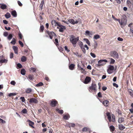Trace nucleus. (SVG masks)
<instances>
[{"instance_id": "nucleus-40", "label": "nucleus", "mask_w": 133, "mask_h": 133, "mask_svg": "<svg viewBox=\"0 0 133 133\" xmlns=\"http://www.w3.org/2000/svg\"><path fill=\"white\" fill-rule=\"evenodd\" d=\"M43 85V84L41 82L37 84L36 86L37 87H40L42 86Z\"/></svg>"}, {"instance_id": "nucleus-30", "label": "nucleus", "mask_w": 133, "mask_h": 133, "mask_svg": "<svg viewBox=\"0 0 133 133\" xmlns=\"http://www.w3.org/2000/svg\"><path fill=\"white\" fill-rule=\"evenodd\" d=\"M84 34L86 36H89L90 35H91V34L90 33V32L89 31L87 30L85 31Z\"/></svg>"}, {"instance_id": "nucleus-55", "label": "nucleus", "mask_w": 133, "mask_h": 133, "mask_svg": "<svg viewBox=\"0 0 133 133\" xmlns=\"http://www.w3.org/2000/svg\"><path fill=\"white\" fill-rule=\"evenodd\" d=\"M30 69L31 70L33 71V72H35L36 71V68H34L31 67L30 68Z\"/></svg>"}, {"instance_id": "nucleus-42", "label": "nucleus", "mask_w": 133, "mask_h": 133, "mask_svg": "<svg viewBox=\"0 0 133 133\" xmlns=\"http://www.w3.org/2000/svg\"><path fill=\"white\" fill-rule=\"evenodd\" d=\"M16 95V93H10L9 94V96L10 97L11 96H15Z\"/></svg>"}, {"instance_id": "nucleus-47", "label": "nucleus", "mask_w": 133, "mask_h": 133, "mask_svg": "<svg viewBox=\"0 0 133 133\" xmlns=\"http://www.w3.org/2000/svg\"><path fill=\"white\" fill-rule=\"evenodd\" d=\"M14 56V54L13 53L11 52L10 53V58L11 59Z\"/></svg>"}, {"instance_id": "nucleus-49", "label": "nucleus", "mask_w": 133, "mask_h": 133, "mask_svg": "<svg viewBox=\"0 0 133 133\" xmlns=\"http://www.w3.org/2000/svg\"><path fill=\"white\" fill-rule=\"evenodd\" d=\"M8 33L6 32H4L3 35L5 37H6L8 35Z\"/></svg>"}, {"instance_id": "nucleus-44", "label": "nucleus", "mask_w": 133, "mask_h": 133, "mask_svg": "<svg viewBox=\"0 0 133 133\" xmlns=\"http://www.w3.org/2000/svg\"><path fill=\"white\" fill-rule=\"evenodd\" d=\"M81 49L82 50V51H83V52L84 53H85L86 52V50L84 48V47L83 46L82 47H81Z\"/></svg>"}, {"instance_id": "nucleus-12", "label": "nucleus", "mask_w": 133, "mask_h": 133, "mask_svg": "<svg viewBox=\"0 0 133 133\" xmlns=\"http://www.w3.org/2000/svg\"><path fill=\"white\" fill-rule=\"evenodd\" d=\"M91 81V78L89 77H87L85 78L84 83L85 84H87Z\"/></svg>"}, {"instance_id": "nucleus-50", "label": "nucleus", "mask_w": 133, "mask_h": 133, "mask_svg": "<svg viewBox=\"0 0 133 133\" xmlns=\"http://www.w3.org/2000/svg\"><path fill=\"white\" fill-rule=\"evenodd\" d=\"M20 99L22 100V101L23 102H24L25 101V99L24 97H20Z\"/></svg>"}, {"instance_id": "nucleus-64", "label": "nucleus", "mask_w": 133, "mask_h": 133, "mask_svg": "<svg viewBox=\"0 0 133 133\" xmlns=\"http://www.w3.org/2000/svg\"><path fill=\"white\" fill-rule=\"evenodd\" d=\"M75 124L73 123H71L69 124V125L71 126V127H74L75 126Z\"/></svg>"}, {"instance_id": "nucleus-51", "label": "nucleus", "mask_w": 133, "mask_h": 133, "mask_svg": "<svg viewBox=\"0 0 133 133\" xmlns=\"http://www.w3.org/2000/svg\"><path fill=\"white\" fill-rule=\"evenodd\" d=\"M83 43H82V42L80 41L79 43V45L80 46V47L81 48V47H82L83 46Z\"/></svg>"}, {"instance_id": "nucleus-17", "label": "nucleus", "mask_w": 133, "mask_h": 133, "mask_svg": "<svg viewBox=\"0 0 133 133\" xmlns=\"http://www.w3.org/2000/svg\"><path fill=\"white\" fill-rule=\"evenodd\" d=\"M28 122L29 123V125L31 127H32V128H34V126L32 125H33L34 124V122L31 121L29 120H28Z\"/></svg>"}, {"instance_id": "nucleus-10", "label": "nucleus", "mask_w": 133, "mask_h": 133, "mask_svg": "<svg viewBox=\"0 0 133 133\" xmlns=\"http://www.w3.org/2000/svg\"><path fill=\"white\" fill-rule=\"evenodd\" d=\"M127 20L126 19L123 18L121 19V21L120 23L121 25H123L124 26L126 25L127 23Z\"/></svg>"}, {"instance_id": "nucleus-13", "label": "nucleus", "mask_w": 133, "mask_h": 133, "mask_svg": "<svg viewBox=\"0 0 133 133\" xmlns=\"http://www.w3.org/2000/svg\"><path fill=\"white\" fill-rule=\"evenodd\" d=\"M109 102L108 101L105 100L102 103L105 106L107 107L109 105Z\"/></svg>"}, {"instance_id": "nucleus-15", "label": "nucleus", "mask_w": 133, "mask_h": 133, "mask_svg": "<svg viewBox=\"0 0 133 133\" xmlns=\"http://www.w3.org/2000/svg\"><path fill=\"white\" fill-rule=\"evenodd\" d=\"M107 116L108 117V118L109 122L111 121V117L110 113L109 112H107L106 114Z\"/></svg>"}, {"instance_id": "nucleus-27", "label": "nucleus", "mask_w": 133, "mask_h": 133, "mask_svg": "<svg viewBox=\"0 0 133 133\" xmlns=\"http://www.w3.org/2000/svg\"><path fill=\"white\" fill-rule=\"evenodd\" d=\"M26 58L25 56H23L21 58V60L22 62H24L26 61Z\"/></svg>"}, {"instance_id": "nucleus-1", "label": "nucleus", "mask_w": 133, "mask_h": 133, "mask_svg": "<svg viewBox=\"0 0 133 133\" xmlns=\"http://www.w3.org/2000/svg\"><path fill=\"white\" fill-rule=\"evenodd\" d=\"M70 41L73 44H75L79 40V37L76 38L73 35L70 36Z\"/></svg>"}, {"instance_id": "nucleus-35", "label": "nucleus", "mask_w": 133, "mask_h": 133, "mask_svg": "<svg viewBox=\"0 0 133 133\" xmlns=\"http://www.w3.org/2000/svg\"><path fill=\"white\" fill-rule=\"evenodd\" d=\"M32 91V90L31 88H28L26 89V92L27 93H30Z\"/></svg>"}, {"instance_id": "nucleus-53", "label": "nucleus", "mask_w": 133, "mask_h": 133, "mask_svg": "<svg viewBox=\"0 0 133 133\" xmlns=\"http://www.w3.org/2000/svg\"><path fill=\"white\" fill-rule=\"evenodd\" d=\"M29 79L30 80H32L33 78V76L32 75H30L28 76Z\"/></svg>"}, {"instance_id": "nucleus-8", "label": "nucleus", "mask_w": 133, "mask_h": 133, "mask_svg": "<svg viewBox=\"0 0 133 133\" xmlns=\"http://www.w3.org/2000/svg\"><path fill=\"white\" fill-rule=\"evenodd\" d=\"M68 21L69 23L73 24H77L79 22L77 20H76L75 21L73 19H69Z\"/></svg>"}, {"instance_id": "nucleus-63", "label": "nucleus", "mask_w": 133, "mask_h": 133, "mask_svg": "<svg viewBox=\"0 0 133 133\" xmlns=\"http://www.w3.org/2000/svg\"><path fill=\"white\" fill-rule=\"evenodd\" d=\"M5 29L8 30H9L11 29V28L10 27L7 28L6 26L5 27Z\"/></svg>"}, {"instance_id": "nucleus-32", "label": "nucleus", "mask_w": 133, "mask_h": 133, "mask_svg": "<svg viewBox=\"0 0 133 133\" xmlns=\"http://www.w3.org/2000/svg\"><path fill=\"white\" fill-rule=\"evenodd\" d=\"M89 130V128H87V127H85L82 130V131H87Z\"/></svg>"}, {"instance_id": "nucleus-9", "label": "nucleus", "mask_w": 133, "mask_h": 133, "mask_svg": "<svg viewBox=\"0 0 133 133\" xmlns=\"http://www.w3.org/2000/svg\"><path fill=\"white\" fill-rule=\"evenodd\" d=\"M57 103V101L55 99H54L51 101L50 105L52 107H54L56 106Z\"/></svg>"}, {"instance_id": "nucleus-2", "label": "nucleus", "mask_w": 133, "mask_h": 133, "mask_svg": "<svg viewBox=\"0 0 133 133\" xmlns=\"http://www.w3.org/2000/svg\"><path fill=\"white\" fill-rule=\"evenodd\" d=\"M107 62V61L106 59H102L98 61V63L96 64V66L97 67H100L104 65L105 64L106 62Z\"/></svg>"}, {"instance_id": "nucleus-39", "label": "nucleus", "mask_w": 133, "mask_h": 133, "mask_svg": "<svg viewBox=\"0 0 133 133\" xmlns=\"http://www.w3.org/2000/svg\"><path fill=\"white\" fill-rule=\"evenodd\" d=\"M44 27L43 25H41L40 27V31L41 32L43 31L44 30Z\"/></svg>"}, {"instance_id": "nucleus-14", "label": "nucleus", "mask_w": 133, "mask_h": 133, "mask_svg": "<svg viewBox=\"0 0 133 133\" xmlns=\"http://www.w3.org/2000/svg\"><path fill=\"white\" fill-rule=\"evenodd\" d=\"M12 48L14 50L15 53L16 54H18V47L16 46H13L12 47Z\"/></svg>"}, {"instance_id": "nucleus-22", "label": "nucleus", "mask_w": 133, "mask_h": 133, "mask_svg": "<svg viewBox=\"0 0 133 133\" xmlns=\"http://www.w3.org/2000/svg\"><path fill=\"white\" fill-rule=\"evenodd\" d=\"M8 60L7 59H1L0 60V62L1 63H6L8 62Z\"/></svg>"}, {"instance_id": "nucleus-57", "label": "nucleus", "mask_w": 133, "mask_h": 133, "mask_svg": "<svg viewBox=\"0 0 133 133\" xmlns=\"http://www.w3.org/2000/svg\"><path fill=\"white\" fill-rule=\"evenodd\" d=\"M130 33L133 36V30L131 28L130 29Z\"/></svg>"}, {"instance_id": "nucleus-31", "label": "nucleus", "mask_w": 133, "mask_h": 133, "mask_svg": "<svg viewBox=\"0 0 133 133\" xmlns=\"http://www.w3.org/2000/svg\"><path fill=\"white\" fill-rule=\"evenodd\" d=\"M109 128L110 131L112 132L115 129L113 125L110 126V127Z\"/></svg>"}, {"instance_id": "nucleus-11", "label": "nucleus", "mask_w": 133, "mask_h": 133, "mask_svg": "<svg viewBox=\"0 0 133 133\" xmlns=\"http://www.w3.org/2000/svg\"><path fill=\"white\" fill-rule=\"evenodd\" d=\"M29 102L30 103H38V101L35 98H32L30 99Z\"/></svg>"}, {"instance_id": "nucleus-60", "label": "nucleus", "mask_w": 133, "mask_h": 133, "mask_svg": "<svg viewBox=\"0 0 133 133\" xmlns=\"http://www.w3.org/2000/svg\"><path fill=\"white\" fill-rule=\"evenodd\" d=\"M113 85L114 86L116 87V88H118V85L115 83H114L113 84Z\"/></svg>"}, {"instance_id": "nucleus-20", "label": "nucleus", "mask_w": 133, "mask_h": 133, "mask_svg": "<svg viewBox=\"0 0 133 133\" xmlns=\"http://www.w3.org/2000/svg\"><path fill=\"white\" fill-rule=\"evenodd\" d=\"M11 15L14 17H16L17 16V13L15 10H14L11 12Z\"/></svg>"}, {"instance_id": "nucleus-56", "label": "nucleus", "mask_w": 133, "mask_h": 133, "mask_svg": "<svg viewBox=\"0 0 133 133\" xmlns=\"http://www.w3.org/2000/svg\"><path fill=\"white\" fill-rule=\"evenodd\" d=\"M17 66L19 68H20L22 67V65L19 63H18L17 64Z\"/></svg>"}, {"instance_id": "nucleus-29", "label": "nucleus", "mask_w": 133, "mask_h": 133, "mask_svg": "<svg viewBox=\"0 0 133 133\" xmlns=\"http://www.w3.org/2000/svg\"><path fill=\"white\" fill-rule=\"evenodd\" d=\"M6 5L4 4H2L1 6V8L3 10L6 9Z\"/></svg>"}, {"instance_id": "nucleus-19", "label": "nucleus", "mask_w": 133, "mask_h": 133, "mask_svg": "<svg viewBox=\"0 0 133 133\" xmlns=\"http://www.w3.org/2000/svg\"><path fill=\"white\" fill-rule=\"evenodd\" d=\"M124 121V119L122 117L119 118L118 120V122L119 123H121Z\"/></svg>"}, {"instance_id": "nucleus-33", "label": "nucleus", "mask_w": 133, "mask_h": 133, "mask_svg": "<svg viewBox=\"0 0 133 133\" xmlns=\"http://www.w3.org/2000/svg\"><path fill=\"white\" fill-rule=\"evenodd\" d=\"M100 36L98 35H95L94 37V38L96 39H99L100 38Z\"/></svg>"}, {"instance_id": "nucleus-7", "label": "nucleus", "mask_w": 133, "mask_h": 133, "mask_svg": "<svg viewBox=\"0 0 133 133\" xmlns=\"http://www.w3.org/2000/svg\"><path fill=\"white\" fill-rule=\"evenodd\" d=\"M51 23L52 26L53 27L57 26H59L60 24L59 23L56 22V21L55 20H52L51 22Z\"/></svg>"}, {"instance_id": "nucleus-24", "label": "nucleus", "mask_w": 133, "mask_h": 133, "mask_svg": "<svg viewBox=\"0 0 133 133\" xmlns=\"http://www.w3.org/2000/svg\"><path fill=\"white\" fill-rule=\"evenodd\" d=\"M16 40L14 38H13L12 39V40L10 42L11 44H12L13 45H15L16 43Z\"/></svg>"}, {"instance_id": "nucleus-3", "label": "nucleus", "mask_w": 133, "mask_h": 133, "mask_svg": "<svg viewBox=\"0 0 133 133\" xmlns=\"http://www.w3.org/2000/svg\"><path fill=\"white\" fill-rule=\"evenodd\" d=\"M96 86L95 84L94 83H92L91 86L89 87V90L90 92H92V90L95 91L96 90Z\"/></svg>"}, {"instance_id": "nucleus-59", "label": "nucleus", "mask_w": 133, "mask_h": 133, "mask_svg": "<svg viewBox=\"0 0 133 133\" xmlns=\"http://www.w3.org/2000/svg\"><path fill=\"white\" fill-rule=\"evenodd\" d=\"M3 22L4 24H8V21L5 20H3Z\"/></svg>"}, {"instance_id": "nucleus-21", "label": "nucleus", "mask_w": 133, "mask_h": 133, "mask_svg": "<svg viewBox=\"0 0 133 133\" xmlns=\"http://www.w3.org/2000/svg\"><path fill=\"white\" fill-rule=\"evenodd\" d=\"M74 64H71L69 66V69L71 70H73L74 68Z\"/></svg>"}, {"instance_id": "nucleus-18", "label": "nucleus", "mask_w": 133, "mask_h": 133, "mask_svg": "<svg viewBox=\"0 0 133 133\" xmlns=\"http://www.w3.org/2000/svg\"><path fill=\"white\" fill-rule=\"evenodd\" d=\"M48 34L49 35H51V36H55V37H56L57 36L56 34L53 31H51L50 32H48Z\"/></svg>"}, {"instance_id": "nucleus-46", "label": "nucleus", "mask_w": 133, "mask_h": 133, "mask_svg": "<svg viewBox=\"0 0 133 133\" xmlns=\"http://www.w3.org/2000/svg\"><path fill=\"white\" fill-rule=\"evenodd\" d=\"M18 42L19 44L21 45V46L22 47H23L24 46V45L22 42L20 41H19Z\"/></svg>"}, {"instance_id": "nucleus-36", "label": "nucleus", "mask_w": 133, "mask_h": 133, "mask_svg": "<svg viewBox=\"0 0 133 133\" xmlns=\"http://www.w3.org/2000/svg\"><path fill=\"white\" fill-rule=\"evenodd\" d=\"M127 4L128 6H131L132 5V2L129 0H127Z\"/></svg>"}, {"instance_id": "nucleus-34", "label": "nucleus", "mask_w": 133, "mask_h": 133, "mask_svg": "<svg viewBox=\"0 0 133 133\" xmlns=\"http://www.w3.org/2000/svg\"><path fill=\"white\" fill-rule=\"evenodd\" d=\"M13 37L12 34H10L8 35V37H7L8 39L9 40H10Z\"/></svg>"}, {"instance_id": "nucleus-6", "label": "nucleus", "mask_w": 133, "mask_h": 133, "mask_svg": "<svg viewBox=\"0 0 133 133\" xmlns=\"http://www.w3.org/2000/svg\"><path fill=\"white\" fill-rule=\"evenodd\" d=\"M57 29H59V31L60 32H62L64 30L66 29L65 26H64L60 24L59 27H57Z\"/></svg>"}, {"instance_id": "nucleus-41", "label": "nucleus", "mask_w": 133, "mask_h": 133, "mask_svg": "<svg viewBox=\"0 0 133 133\" xmlns=\"http://www.w3.org/2000/svg\"><path fill=\"white\" fill-rule=\"evenodd\" d=\"M21 112L23 114H26L27 112V110L26 109L24 108L22 111Z\"/></svg>"}, {"instance_id": "nucleus-58", "label": "nucleus", "mask_w": 133, "mask_h": 133, "mask_svg": "<svg viewBox=\"0 0 133 133\" xmlns=\"http://www.w3.org/2000/svg\"><path fill=\"white\" fill-rule=\"evenodd\" d=\"M10 84L12 85H15L16 84V82H15V81H12L10 82Z\"/></svg>"}, {"instance_id": "nucleus-61", "label": "nucleus", "mask_w": 133, "mask_h": 133, "mask_svg": "<svg viewBox=\"0 0 133 133\" xmlns=\"http://www.w3.org/2000/svg\"><path fill=\"white\" fill-rule=\"evenodd\" d=\"M64 48L65 50L67 51L68 52H69L70 51V50L69 49H68V48L67 46H64Z\"/></svg>"}, {"instance_id": "nucleus-28", "label": "nucleus", "mask_w": 133, "mask_h": 133, "mask_svg": "<svg viewBox=\"0 0 133 133\" xmlns=\"http://www.w3.org/2000/svg\"><path fill=\"white\" fill-rule=\"evenodd\" d=\"M26 71L24 69H22L21 70V74L22 75H24L25 74Z\"/></svg>"}, {"instance_id": "nucleus-38", "label": "nucleus", "mask_w": 133, "mask_h": 133, "mask_svg": "<svg viewBox=\"0 0 133 133\" xmlns=\"http://www.w3.org/2000/svg\"><path fill=\"white\" fill-rule=\"evenodd\" d=\"M69 118V115H65L63 117V118L64 119L67 120Z\"/></svg>"}, {"instance_id": "nucleus-5", "label": "nucleus", "mask_w": 133, "mask_h": 133, "mask_svg": "<svg viewBox=\"0 0 133 133\" xmlns=\"http://www.w3.org/2000/svg\"><path fill=\"white\" fill-rule=\"evenodd\" d=\"M114 69V66L113 65H110L109 66L107 71L109 74H110L112 73Z\"/></svg>"}, {"instance_id": "nucleus-16", "label": "nucleus", "mask_w": 133, "mask_h": 133, "mask_svg": "<svg viewBox=\"0 0 133 133\" xmlns=\"http://www.w3.org/2000/svg\"><path fill=\"white\" fill-rule=\"evenodd\" d=\"M118 128L119 129L121 130H123L125 128V127L123 125L120 124L119 125Z\"/></svg>"}, {"instance_id": "nucleus-4", "label": "nucleus", "mask_w": 133, "mask_h": 133, "mask_svg": "<svg viewBox=\"0 0 133 133\" xmlns=\"http://www.w3.org/2000/svg\"><path fill=\"white\" fill-rule=\"evenodd\" d=\"M111 56L115 58L118 59L119 58L118 54L115 51H112L111 52Z\"/></svg>"}, {"instance_id": "nucleus-23", "label": "nucleus", "mask_w": 133, "mask_h": 133, "mask_svg": "<svg viewBox=\"0 0 133 133\" xmlns=\"http://www.w3.org/2000/svg\"><path fill=\"white\" fill-rule=\"evenodd\" d=\"M44 3V1L42 0L41 3L40 4V8L41 10H42L43 9V7Z\"/></svg>"}, {"instance_id": "nucleus-26", "label": "nucleus", "mask_w": 133, "mask_h": 133, "mask_svg": "<svg viewBox=\"0 0 133 133\" xmlns=\"http://www.w3.org/2000/svg\"><path fill=\"white\" fill-rule=\"evenodd\" d=\"M56 110L57 111L59 114H62L63 113V111L62 110H60L58 108L56 109Z\"/></svg>"}, {"instance_id": "nucleus-45", "label": "nucleus", "mask_w": 133, "mask_h": 133, "mask_svg": "<svg viewBox=\"0 0 133 133\" xmlns=\"http://www.w3.org/2000/svg\"><path fill=\"white\" fill-rule=\"evenodd\" d=\"M0 123H6L5 121L0 118Z\"/></svg>"}, {"instance_id": "nucleus-25", "label": "nucleus", "mask_w": 133, "mask_h": 133, "mask_svg": "<svg viewBox=\"0 0 133 133\" xmlns=\"http://www.w3.org/2000/svg\"><path fill=\"white\" fill-rule=\"evenodd\" d=\"M5 16L6 18H8L11 17V15L9 13L7 12L5 15Z\"/></svg>"}, {"instance_id": "nucleus-54", "label": "nucleus", "mask_w": 133, "mask_h": 133, "mask_svg": "<svg viewBox=\"0 0 133 133\" xmlns=\"http://www.w3.org/2000/svg\"><path fill=\"white\" fill-rule=\"evenodd\" d=\"M17 3L20 6H22V4L21 3V2L19 1H17Z\"/></svg>"}, {"instance_id": "nucleus-37", "label": "nucleus", "mask_w": 133, "mask_h": 133, "mask_svg": "<svg viewBox=\"0 0 133 133\" xmlns=\"http://www.w3.org/2000/svg\"><path fill=\"white\" fill-rule=\"evenodd\" d=\"M115 62V61L114 59L111 58L110 59V64H113Z\"/></svg>"}, {"instance_id": "nucleus-43", "label": "nucleus", "mask_w": 133, "mask_h": 133, "mask_svg": "<svg viewBox=\"0 0 133 133\" xmlns=\"http://www.w3.org/2000/svg\"><path fill=\"white\" fill-rule=\"evenodd\" d=\"M129 92L130 95L133 97V91L132 90H129Z\"/></svg>"}, {"instance_id": "nucleus-62", "label": "nucleus", "mask_w": 133, "mask_h": 133, "mask_svg": "<svg viewBox=\"0 0 133 133\" xmlns=\"http://www.w3.org/2000/svg\"><path fill=\"white\" fill-rule=\"evenodd\" d=\"M117 39L118 41H122L123 40V39L122 38H121L120 37H118Z\"/></svg>"}, {"instance_id": "nucleus-48", "label": "nucleus", "mask_w": 133, "mask_h": 133, "mask_svg": "<svg viewBox=\"0 0 133 133\" xmlns=\"http://www.w3.org/2000/svg\"><path fill=\"white\" fill-rule=\"evenodd\" d=\"M98 97H99L101 98L102 97V96L100 92H99L97 94Z\"/></svg>"}, {"instance_id": "nucleus-52", "label": "nucleus", "mask_w": 133, "mask_h": 133, "mask_svg": "<svg viewBox=\"0 0 133 133\" xmlns=\"http://www.w3.org/2000/svg\"><path fill=\"white\" fill-rule=\"evenodd\" d=\"M90 55L93 58H95L96 57V55L93 53H91Z\"/></svg>"}]
</instances>
